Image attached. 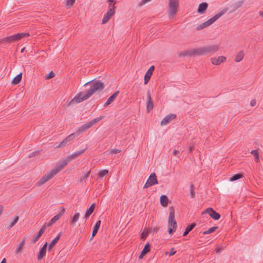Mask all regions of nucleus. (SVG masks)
<instances>
[{"mask_svg": "<svg viewBox=\"0 0 263 263\" xmlns=\"http://www.w3.org/2000/svg\"><path fill=\"white\" fill-rule=\"evenodd\" d=\"M243 57H244L243 51L242 50H241V51H239L238 52V53L237 54V55L235 57V61L236 62H239L242 60Z\"/></svg>", "mask_w": 263, "mask_h": 263, "instance_id": "obj_31", "label": "nucleus"}, {"mask_svg": "<svg viewBox=\"0 0 263 263\" xmlns=\"http://www.w3.org/2000/svg\"><path fill=\"white\" fill-rule=\"evenodd\" d=\"M60 212L59 213H58L57 215H60V216L61 217L65 213V209L64 207L61 206L60 208Z\"/></svg>", "mask_w": 263, "mask_h": 263, "instance_id": "obj_52", "label": "nucleus"}, {"mask_svg": "<svg viewBox=\"0 0 263 263\" xmlns=\"http://www.w3.org/2000/svg\"><path fill=\"white\" fill-rule=\"evenodd\" d=\"M179 153V151L176 150V149H174V150H173V154L174 156H176V155H177V154H178Z\"/></svg>", "mask_w": 263, "mask_h": 263, "instance_id": "obj_59", "label": "nucleus"}, {"mask_svg": "<svg viewBox=\"0 0 263 263\" xmlns=\"http://www.w3.org/2000/svg\"><path fill=\"white\" fill-rule=\"evenodd\" d=\"M104 118L103 116H100L99 117L96 118L92 120V122L93 124H96L97 122H99V121L101 120Z\"/></svg>", "mask_w": 263, "mask_h": 263, "instance_id": "obj_49", "label": "nucleus"}, {"mask_svg": "<svg viewBox=\"0 0 263 263\" xmlns=\"http://www.w3.org/2000/svg\"><path fill=\"white\" fill-rule=\"evenodd\" d=\"M151 232V230H149V229H144L140 235V239L142 240H144L147 237L148 234H149Z\"/></svg>", "mask_w": 263, "mask_h": 263, "instance_id": "obj_29", "label": "nucleus"}, {"mask_svg": "<svg viewBox=\"0 0 263 263\" xmlns=\"http://www.w3.org/2000/svg\"><path fill=\"white\" fill-rule=\"evenodd\" d=\"M39 154V151H34V152H33L31 153L29 155V157L31 158V157H33L36 156H37Z\"/></svg>", "mask_w": 263, "mask_h": 263, "instance_id": "obj_51", "label": "nucleus"}, {"mask_svg": "<svg viewBox=\"0 0 263 263\" xmlns=\"http://www.w3.org/2000/svg\"><path fill=\"white\" fill-rule=\"evenodd\" d=\"M119 92V91L118 90L114 92L110 97H109L107 101L104 103V107H106L115 101V99L117 97Z\"/></svg>", "mask_w": 263, "mask_h": 263, "instance_id": "obj_21", "label": "nucleus"}, {"mask_svg": "<svg viewBox=\"0 0 263 263\" xmlns=\"http://www.w3.org/2000/svg\"><path fill=\"white\" fill-rule=\"evenodd\" d=\"M151 0H142L141 2H139L138 4V6L141 7L146 4V3L150 2Z\"/></svg>", "mask_w": 263, "mask_h": 263, "instance_id": "obj_53", "label": "nucleus"}, {"mask_svg": "<svg viewBox=\"0 0 263 263\" xmlns=\"http://www.w3.org/2000/svg\"><path fill=\"white\" fill-rule=\"evenodd\" d=\"M22 79V73L21 72L17 76H16L12 81V84L13 85H16L20 83Z\"/></svg>", "mask_w": 263, "mask_h": 263, "instance_id": "obj_28", "label": "nucleus"}, {"mask_svg": "<svg viewBox=\"0 0 263 263\" xmlns=\"http://www.w3.org/2000/svg\"><path fill=\"white\" fill-rule=\"evenodd\" d=\"M75 3V0H67L66 1V8L67 9L70 8Z\"/></svg>", "mask_w": 263, "mask_h": 263, "instance_id": "obj_43", "label": "nucleus"}, {"mask_svg": "<svg viewBox=\"0 0 263 263\" xmlns=\"http://www.w3.org/2000/svg\"><path fill=\"white\" fill-rule=\"evenodd\" d=\"M76 135V133H73L69 135L65 139H64L62 142H61L58 145L56 146V148H59L64 146L67 142L73 140Z\"/></svg>", "mask_w": 263, "mask_h": 263, "instance_id": "obj_16", "label": "nucleus"}, {"mask_svg": "<svg viewBox=\"0 0 263 263\" xmlns=\"http://www.w3.org/2000/svg\"><path fill=\"white\" fill-rule=\"evenodd\" d=\"M219 50L218 45H211L196 48L197 55H203L214 53Z\"/></svg>", "mask_w": 263, "mask_h": 263, "instance_id": "obj_5", "label": "nucleus"}, {"mask_svg": "<svg viewBox=\"0 0 263 263\" xmlns=\"http://www.w3.org/2000/svg\"><path fill=\"white\" fill-rule=\"evenodd\" d=\"M7 261H6V258H3L2 260V261L1 262V263H6Z\"/></svg>", "mask_w": 263, "mask_h": 263, "instance_id": "obj_63", "label": "nucleus"}, {"mask_svg": "<svg viewBox=\"0 0 263 263\" xmlns=\"http://www.w3.org/2000/svg\"><path fill=\"white\" fill-rule=\"evenodd\" d=\"M149 230H151V232L157 233L159 230V227H155L154 228L149 229Z\"/></svg>", "mask_w": 263, "mask_h": 263, "instance_id": "obj_55", "label": "nucleus"}, {"mask_svg": "<svg viewBox=\"0 0 263 263\" xmlns=\"http://www.w3.org/2000/svg\"><path fill=\"white\" fill-rule=\"evenodd\" d=\"M176 118V115L175 114H170L169 115L165 116L161 121V125H164L170 123L172 120L175 119Z\"/></svg>", "mask_w": 263, "mask_h": 263, "instance_id": "obj_17", "label": "nucleus"}, {"mask_svg": "<svg viewBox=\"0 0 263 263\" xmlns=\"http://www.w3.org/2000/svg\"><path fill=\"white\" fill-rule=\"evenodd\" d=\"M85 126L86 127V128L88 129L89 128H90L92 125H94L93 123L92 122V120L87 122L85 124Z\"/></svg>", "mask_w": 263, "mask_h": 263, "instance_id": "obj_47", "label": "nucleus"}, {"mask_svg": "<svg viewBox=\"0 0 263 263\" xmlns=\"http://www.w3.org/2000/svg\"><path fill=\"white\" fill-rule=\"evenodd\" d=\"M54 73L52 71H51L48 74L46 75L45 79L46 80H49L50 79L54 78Z\"/></svg>", "mask_w": 263, "mask_h": 263, "instance_id": "obj_44", "label": "nucleus"}, {"mask_svg": "<svg viewBox=\"0 0 263 263\" xmlns=\"http://www.w3.org/2000/svg\"><path fill=\"white\" fill-rule=\"evenodd\" d=\"M168 232L170 235L176 231L177 223L175 219V209L173 206L169 207V217L168 219Z\"/></svg>", "mask_w": 263, "mask_h": 263, "instance_id": "obj_4", "label": "nucleus"}, {"mask_svg": "<svg viewBox=\"0 0 263 263\" xmlns=\"http://www.w3.org/2000/svg\"><path fill=\"white\" fill-rule=\"evenodd\" d=\"M228 11V8H225L221 10L220 12L215 15L213 17L210 18L208 21L204 22V25H206L207 27L209 26L213 23H214L220 17L225 14Z\"/></svg>", "mask_w": 263, "mask_h": 263, "instance_id": "obj_8", "label": "nucleus"}, {"mask_svg": "<svg viewBox=\"0 0 263 263\" xmlns=\"http://www.w3.org/2000/svg\"><path fill=\"white\" fill-rule=\"evenodd\" d=\"M101 223V220H98L97 221L96 224H95L93 229H92V237H95L97 234L98 230L100 227V225Z\"/></svg>", "mask_w": 263, "mask_h": 263, "instance_id": "obj_27", "label": "nucleus"}, {"mask_svg": "<svg viewBox=\"0 0 263 263\" xmlns=\"http://www.w3.org/2000/svg\"><path fill=\"white\" fill-rule=\"evenodd\" d=\"M157 184H158V182L157 180V175L155 173H153L149 175L143 188L146 189Z\"/></svg>", "mask_w": 263, "mask_h": 263, "instance_id": "obj_7", "label": "nucleus"}, {"mask_svg": "<svg viewBox=\"0 0 263 263\" xmlns=\"http://www.w3.org/2000/svg\"><path fill=\"white\" fill-rule=\"evenodd\" d=\"M208 4L206 2L200 3L197 8V11L199 14H202L205 13L208 8Z\"/></svg>", "mask_w": 263, "mask_h": 263, "instance_id": "obj_19", "label": "nucleus"}, {"mask_svg": "<svg viewBox=\"0 0 263 263\" xmlns=\"http://www.w3.org/2000/svg\"><path fill=\"white\" fill-rule=\"evenodd\" d=\"M160 202L161 205L163 207H166L168 205V198L166 195H162L160 196Z\"/></svg>", "mask_w": 263, "mask_h": 263, "instance_id": "obj_25", "label": "nucleus"}, {"mask_svg": "<svg viewBox=\"0 0 263 263\" xmlns=\"http://www.w3.org/2000/svg\"><path fill=\"white\" fill-rule=\"evenodd\" d=\"M151 251V245L147 242L144 247V248L142 250V252H143L145 255Z\"/></svg>", "mask_w": 263, "mask_h": 263, "instance_id": "obj_35", "label": "nucleus"}, {"mask_svg": "<svg viewBox=\"0 0 263 263\" xmlns=\"http://www.w3.org/2000/svg\"><path fill=\"white\" fill-rule=\"evenodd\" d=\"M256 103V101L255 99H252L250 102V105L251 106H254L255 105Z\"/></svg>", "mask_w": 263, "mask_h": 263, "instance_id": "obj_56", "label": "nucleus"}, {"mask_svg": "<svg viewBox=\"0 0 263 263\" xmlns=\"http://www.w3.org/2000/svg\"><path fill=\"white\" fill-rule=\"evenodd\" d=\"M205 213H209L210 217L215 220H218L220 218V214L216 212L212 208H208L204 210L202 212V214L203 215Z\"/></svg>", "mask_w": 263, "mask_h": 263, "instance_id": "obj_9", "label": "nucleus"}, {"mask_svg": "<svg viewBox=\"0 0 263 263\" xmlns=\"http://www.w3.org/2000/svg\"><path fill=\"white\" fill-rule=\"evenodd\" d=\"M104 118L103 116H100L99 117L96 118L92 120V122L93 124H96L97 122H99V121L101 120Z\"/></svg>", "mask_w": 263, "mask_h": 263, "instance_id": "obj_50", "label": "nucleus"}, {"mask_svg": "<svg viewBox=\"0 0 263 263\" xmlns=\"http://www.w3.org/2000/svg\"><path fill=\"white\" fill-rule=\"evenodd\" d=\"M4 210V206L2 205H0V215L3 213Z\"/></svg>", "mask_w": 263, "mask_h": 263, "instance_id": "obj_61", "label": "nucleus"}, {"mask_svg": "<svg viewBox=\"0 0 263 263\" xmlns=\"http://www.w3.org/2000/svg\"><path fill=\"white\" fill-rule=\"evenodd\" d=\"M145 254H144L143 252H141V253H140V255L139 256V259H142V258H143V256H145Z\"/></svg>", "mask_w": 263, "mask_h": 263, "instance_id": "obj_60", "label": "nucleus"}, {"mask_svg": "<svg viewBox=\"0 0 263 263\" xmlns=\"http://www.w3.org/2000/svg\"><path fill=\"white\" fill-rule=\"evenodd\" d=\"M222 250V247H218L216 248V253H220Z\"/></svg>", "mask_w": 263, "mask_h": 263, "instance_id": "obj_57", "label": "nucleus"}, {"mask_svg": "<svg viewBox=\"0 0 263 263\" xmlns=\"http://www.w3.org/2000/svg\"><path fill=\"white\" fill-rule=\"evenodd\" d=\"M251 154H252L255 158V161L258 162L259 160V155L257 150L252 151Z\"/></svg>", "mask_w": 263, "mask_h": 263, "instance_id": "obj_39", "label": "nucleus"}, {"mask_svg": "<svg viewBox=\"0 0 263 263\" xmlns=\"http://www.w3.org/2000/svg\"><path fill=\"white\" fill-rule=\"evenodd\" d=\"M244 3L243 1H240L235 3H234L231 5V8H232V10L231 11V12H233L237 10L238 9L242 7Z\"/></svg>", "mask_w": 263, "mask_h": 263, "instance_id": "obj_24", "label": "nucleus"}, {"mask_svg": "<svg viewBox=\"0 0 263 263\" xmlns=\"http://www.w3.org/2000/svg\"><path fill=\"white\" fill-rule=\"evenodd\" d=\"M85 126L86 127V128L88 129L89 128H90L92 125H94L93 123L92 122V120L87 122L85 124Z\"/></svg>", "mask_w": 263, "mask_h": 263, "instance_id": "obj_48", "label": "nucleus"}, {"mask_svg": "<svg viewBox=\"0 0 263 263\" xmlns=\"http://www.w3.org/2000/svg\"><path fill=\"white\" fill-rule=\"evenodd\" d=\"M115 8L116 7L112 6V8L108 9L102 19V24H106L110 20V17L115 13Z\"/></svg>", "mask_w": 263, "mask_h": 263, "instance_id": "obj_10", "label": "nucleus"}, {"mask_svg": "<svg viewBox=\"0 0 263 263\" xmlns=\"http://www.w3.org/2000/svg\"><path fill=\"white\" fill-rule=\"evenodd\" d=\"M62 232H61L58 234L57 237L54 238L49 244L48 251H50L53 247L57 244L59 240L60 239Z\"/></svg>", "mask_w": 263, "mask_h": 263, "instance_id": "obj_22", "label": "nucleus"}, {"mask_svg": "<svg viewBox=\"0 0 263 263\" xmlns=\"http://www.w3.org/2000/svg\"><path fill=\"white\" fill-rule=\"evenodd\" d=\"M243 175L241 173H237L233 175L230 178V180L231 181H236L241 178H242Z\"/></svg>", "mask_w": 263, "mask_h": 263, "instance_id": "obj_32", "label": "nucleus"}, {"mask_svg": "<svg viewBox=\"0 0 263 263\" xmlns=\"http://www.w3.org/2000/svg\"><path fill=\"white\" fill-rule=\"evenodd\" d=\"M218 228V226H215V227H211L208 230L204 231L203 232V234L206 235V234L212 233L215 232Z\"/></svg>", "mask_w": 263, "mask_h": 263, "instance_id": "obj_36", "label": "nucleus"}, {"mask_svg": "<svg viewBox=\"0 0 263 263\" xmlns=\"http://www.w3.org/2000/svg\"><path fill=\"white\" fill-rule=\"evenodd\" d=\"M197 55L196 48L190 50H184L178 52V57H192Z\"/></svg>", "mask_w": 263, "mask_h": 263, "instance_id": "obj_11", "label": "nucleus"}, {"mask_svg": "<svg viewBox=\"0 0 263 263\" xmlns=\"http://www.w3.org/2000/svg\"><path fill=\"white\" fill-rule=\"evenodd\" d=\"M154 104L151 96L150 91L147 92V102H146V110L147 112H149L153 109Z\"/></svg>", "mask_w": 263, "mask_h": 263, "instance_id": "obj_14", "label": "nucleus"}, {"mask_svg": "<svg viewBox=\"0 0 263 263\" xmlns=\"http://www.w3.org/2000/svg\"><path fill=\"white\" fill-rule=\"evenodd\" d=\"M46 227V223H44V224L42 227L40 231L37 233L36 235L31 240L32 243H35L39 240V239L41 237V236L45 231Z\"/></svg>", "mask_w": 263, "mask_h": 263, "instance_id": "obj_13", "label": "nucleus"}, {"mask_svg": "<svg viewBox=\"0 0 263 263\" xmlns=\"http://www.w3.org/2000/svg\"><path fill=\"white\" fill-rule=\"evenodd\" d=\"M70 160L66 157L64 160L60 161L57 165L50 171L44 175L36 183L37 186H40L45 182L48 181L55 175L63 169L67 164L70 162Z\"/></svg>", "mask_w": 263, "mask_h": 263, "instance_id": "obj_2", "label": "nucleus"}, {"mask_svg": "<svg viewBox=\"0 0 263 263\" xmlns=\"http://www.w3.org/2000/svg\"><path fill=\"white\" fill-rule=\"evenodd\" d=\"M155 70V66H151L147 70L146 73L144 75V84H147L150 80V79L153 74V73Z\"/></svg>", "mask_w": 263, "mask_h": 263, "instance_id": "obj_12", "label": "nucleus"}, {"mask_svg": "<svg viewBox=\"0 0 263 263\" xmlns=\"http://www.w3.org/2000/svg\"><path fill=\"white\" fill-rule=\"evenodd\" d=\"M178 6L179 0H169L168 12L170 17L176 14Z\"/></svg>", "mask_w": 263, "mask_h": 263, "instance_id": "obj_6", "label": "nucleus"}, {"mask_svg": "<svg viewBox=\"0 0 263 263\" xmlns=\"http://www.w3.org/2000/svg\"><path fill=\"white\" fill-rule=\"evenodd\" d=\"M196 226V223L195 222H193L190 224H189L185 229L183 233V236H186L189 232H190Z\"/></svg>", "mask_w": 263, "mask_h": 263, "instance_id": "obj_26", "label": "nucleus"}, {"mask_svg": "<svg viewBox=\"0 0 263 263\" xmlns=\"http://www.w3.org/2000/svg\"><path fill=\"white\" fill-rule=\"evenodd\" d=\"M30 36L29 33L22 32L14 35L0 39V46H6L7 44H11L21 40L24 37Z\"/></svg>", "mask_w": 263, "mask_h": 263, "instance_id": "obj_3", "label": "nucleus"}, {"mask_svg": "<svg viewBox=\"0 0 263 263\" xmlns=\"http://www.w3.org/2000/svg\"><path fill=\"white\" fill-rule=\"evenodd\" d=\"M195 187L194 185L192 184L190 185V196L191 198H195V192L194 191Z\"/></svg>", "mask_w": 263, "mask_h": 263, "instance_id": "obj_42", "label": "nucleus"}, {"mask_svg": "<svg viewBox=\"0 0 263 263\" xmlns=\"http://www.w3.org/2000/svg\"><path fill=\"white\" fill-rule=\"evenodd\" d=\"M96 207V203H92L90 206L86 210L84 218H85L86 219H88L89 216L91 215V214L93 213V212L95 210Z\"/></svg>", "mask_w": 263, "mask_h": 263, "instance_id": "obj_23", "label": "nucleus"}, {"mask_svg": "<svg viewBox=\"0 0 263 263\" xmlns=\"http://www.w3.org/2000/svg\"><path fill=\"white\" fill-rule=\"evenodd\" d=\"M60 218V215H55L48 223H46L47 227H51L54 222Z\"/></svg>", "mask_w": 263, "mask_h": 263, "instance_id": "obj_30", "label": "nucleus"}, {"mask_svg": "<svg viewBox=\"0 0 263 263\" xmlns=\"http://www.w3.org/2000/svg\"><path fill=\"white\" fill-rule=\"evenodd\" d=\"M91 172V170H89V171H88L86 173H85L82 176V177L81 178V179H80L79 180V182L80 183H82L83 180L86 178H87L89 175H90V173Z\"/></svg>", "mask_w": 263, "mask_h": 263, "instance_id": "obj_41", "label": "nucleus"}, {"mask_svg": "<svg viewBox=\"0 0 263 263\" xmlns=\"http://www.w3.org/2000/svg\"><path fill=\"white\" fill-rule=\"evenodd\" d=\"M80 213H76L74 216L71 218V219L70 221V223L71 224H74L79 219L80 217Z\"/></svg>", "mask_w": 263, "mask_h": 263, "instance_id": "obj_33", "label": "nucleus"}, {"mask_svg": "<svg viewBox=\"0 0 263 263\" xmlns=\"http://www.w3.org/2000/svg\"><path fill=\"white\" fill-rule=\"evenodd\" d=\"M108 173V171L107 170H100L98 173V177L99 178H103L105 175H106Z\"/></svg>", "mask_w": 263, "mask_h": 263, "instance_id": "obj_40", "label": "nucleus"}, {"mask_svg": "<svg viewBox=\"0 0 263 263\" xmlns=\"http://www.w3.org/2000/svg\"><path fill=\"white\" fill-rule=\"evenodd\" d=\"M87 129L84 124L78 128V130L76 133V135H79L80 134L85 132Z\"/></svg>", "mask_w": 263, "mask_h": 263, "instance_id": "obj_38", "label": "nucleus"}, {"mask_svg": "<svg viewBox=\"0 0 263 263\" xmlns=\"http://www.w3.org/2000/svg\"><path fill=\"white\" fill-rule=\"evenodd\" d=\"M194 149V147L193 146H191L189 147V152L192 153Z\"/></svg>", "mask_w": 263, "mask_h": 263, "instance_id": "obj_62", "label": "nucleus"}, {"mask_svg": "<svg viewBox=\"0 0 263 263\" xmlns=\"http://www.w3.org/2000/svg\"><path fill=\"white\" fill-rule=\"evenodd\" d=\"M18 219H19V216L18 215H15L13 218V221L8 226V228L9 229H10L11 228H12L17 223Z\"/></svg>", "mask_w": 263, "mask_h": 263, "instance_id": "obj_34", "label": "nucleus"}, {"mask_svg": "<svg viewBox=\"0 0 263 263\" xmlns=\"http://www.w3.org/2000/svg\"><path fill=\"white\" fill-rule=\"evenodd\" d=\"M48 243L46 242L42 247L40 249L39 253L37 254V260H41L46 255V250L47 248Z\"/></svg>", "mask_w": 263, "mask_h": 263, "instance_id": "obj_15", "label": "nucleus"}, {"mask_svg": "<svg viewBox=\"0 0 263 263\" xmlns=\"http://www.w3.org/2000/svg\"><path fill=\"white\" fill-rule=\"evenodd\" d=\"M121 152V149H112L110 151L109 154H116L120 153Z\"/></svg>", "mask_w": 263, "mask_h": 263, "instance_id": "obj_45", "label": "nucleus"}, {"mask_svg": "<svg viewBox=\"0 0 263 263\" xmlns=\"http://www.w3.org/2000/svg\"><path fill=\"white\" fill-rule=\"evenodd\" d=\"M176 253V251L174 250V248H172L170 249L168 254L170 256H173Z\"/></svg>", "mask_w": 263, "mask_h": 263, "instance_id": "obj_54", "label": "nucleus"}, {"mask_svg": "<svg viewBox=\"0 0 263 263\" xmlns=\"http://www.w3.org/2000/svg\"><path fill=\"white\" fill-rule=\"evenodd\" d=\"M107 2L109 3H111V4L113 3V4H114L113 6H114L116 5V4L117 3L116 0H107Z\"/></svg>", "mask_w": 263, "mask_h": 263, "instance_id": "obj_58", "label": "nucleus"}, {"mask_svg": "<svg viewBox=\"0 0 263 263\" xmlns=\"http://www.w3.org/2000/svg\"><path fill=\"white\" fill-rule=\"evenodd\" d=\"M92 85L90 88L85 92L81 91L79 92L71 100L67 101L66 104L67 106L79 103L92 96L97 90H102L104 88L105 85L101 80H91L84 84V86L88 85L91 83Z\"/></svg>", "mask_w": 263, "mask_h": 263, "instance_id": "obj_1", "label": "nucleus"}, {"mask_svg": "<svg viewBox=\"0 0 263 263\" xmlns=\"http://www.w3.org/2000/svg\"><path fill=\"white\" fill-rule=\"evenodd\" d=\"M205 27H207L206 25H204V22L202 24H201L200 25H199L197 27H196V30H200L201 29H202Z\"/></svg>", "mask_w": 263, "mask_h": 263, "instance_id": "obj_46", "label": "nucleus"}, {"mask_svg": "<svg viewBox=\"0 0 263 263\" xmlns=\"http://www.w3.org/2000/svg\"><path fill=\"white\" fill-rule=\"evenodd\" d=\"M86 150V148L80 151H76V152L73 153V154L68 156L67 157L70 160V161H71L72 160L76 159L77 158L79 157V156L83 154L85 152Z\"/></svg>", "mask_w": 263, "mask_h": 263, "instance_id": "obj_18", "label": "nucleus"}, {"mask_svg": "<svg viewBox=\"0 0 263 263\" xmlns=\"http://www.w3.org/2000/svg\"><path fill=\"white\" fill-rule=\"evenodd\" d=\"M259 16L263 17V11H259Z\"/></svg>", "mask_w": 263, "mask_h": 263, "instance_id": "obj_64", "label": "nucleus"}, {"mask_svg": "<svg viewBox=\"0 0 263 263\" xmlns=\"http://www.w3.org/2000/svg\"><path fill=\"white\" fill-rule=\"evenodd\" d=\"M25 241V238H24L23 239V240L19 244L18 248L16 249V250H15L16 254H18L21 252V251L22 250V249L24 245Z\"/></svg>", "mask_w": 263, "mask_h": 263, "instance_id": "obj_37", "label": "nucleus"}, {"mask_svg": "<svg viewBox=\"0 0 263 263\" xmlns=\"http://www.w3.org/2000/svg\"><path fill=\"white\" fill-rule=\"evenodd\" d=\"M226 60V58L224 56H220L218 58L214 57L211 59V61L213 65H218Z\"/></svg>", "mask_w": 263, "mask_h": 263, "instance_id": "obj_20", "label": "nucleus"}]
</instances>
